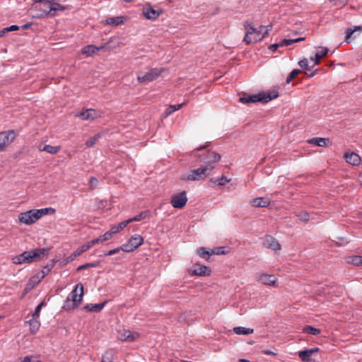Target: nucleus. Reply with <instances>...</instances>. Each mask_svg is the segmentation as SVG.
I'll return each mask as SVG.
<instances>
[{
    "label": "nucleus",
    "instance_id": "nucleus-1",
    "mask_svg": "<svg viewBox=\"0 0 362 362\" xmlns=\"http://www.w3.org/2000/svg\"><path fill=\"white\" fill-rule=\"evenodd\" d=\"M59 1L60 0L34 1L33 9L36 11V13H35L33 16L37 18H40L47 15L54 16L56 11L64 9V7L58 3Z\"/></svg>",
    "mask_w": 362,
    "mask_h": 362
},
{
    "label": "nucleus",
    "instance_id": "nucleus-2",
    "mask_svg": "<svg viewBox=\"0 0 362 362\" xmlns=\"http://www.w3.org/2000/svg\"><path fill=\"white\" fill-rule=\"evenodd\" d=\"M245 28L246 32L243 41L247 45H250L251 43L261 41L268 35L269 31L272 28V25L270 24L267 26L261 25L256 28L252 25L246 23L245 25Z\"/></svg>",
    "mask_w": 362,
    "mask_h": 362
},
{
    "label": "nucleus",
    "instance_id": "nucleus-3",
    "mask_svg": "<svg viewBox=\"0 0 362 362\" xmlns=\"http://www.w3.org/2000/svg\"><path fill=\"white\" fill-rule=\"evenodd\" d=\"M49 248H36L32 250L25 251L12 258L15 264H29L40 260L49 252Z\"/></svg>",
    "mask_w": 362,
    "mask_h": 362
},
{
    "label": "nucleus",
    "instance_id": "nucleus-4",
    "mask_svg": "<svg viewBox=\"0 0 362 362\" xmlns=\"http://www.w3.org/2000/svg\"><path fill=\"white\" fill-rule=\"evenodd\" d=\"M55 211V209L52 207L40 209H31L28 211L21 213L18 216V220L21 223L29 226L36 222L43 216L53 214Z\"/></svg>",
    "mask_w": 362,
    "mask_h": 362
},
{
    "label": "nucleus",
    "instance_id": "nucleus-5",
    "mask_svg": "<svg viewBox=\"0 0 362 362\" xmlns=\"http://www.w3.org/2000/svg\"><path fill=\"white\" fill-rule=\"evenodd\" d=\"M83 296V286L79 283L71 292L66 300L63 308L66 310H74L81 303Z\"/></svg>",
    "mask_w": 362,
    "mask_h": 362
},
{
    "label": "nucleus",
    "instance_id": "nucleus-6",
    "mask_svg": "<svg viewBox=\"0 0 362 362\" xmlns=\"http://www.w3.org/2000/svg\"><path fill=\"white\" fill-rule=\"evenodd\" d=\"M279 96V92L276 90L265 93H259L256 95H244L240 98V102L242 103L262 102L267 103L270 100L276 98Z\"/></svg>",
    "mask_w": 362,
    "mask_h": 362
},
{
    "label": "nucleus",
    "instance_id": "nucleus-7",
    "mask_svg": "<svg viewBox=\"0 0 362 362\" xmlns=\"http://www.w3.org/2000/svg\"><path fill=\"white\" fill-rule=\"evenodd\" d=\"M214 168L215 166L209 162L203 167L191 170L187 175L182 177V179L190 181L202 180L207 177Z\"/></svg>",
    "mask_w": 362,
    "mask_h": 362
},
{
    "label": "nucleus",
    "instance_id": "nucleus-8",
    "mask_svg": "<svg viewBox=\"0 0 362 362\" xmlns=\"http://www.w3.org/2000/svg\"><path fill=\"white\" fill-rule=\"evenodd\" d=\"M144 238L140 235H134L132 236L128 242L125 244H123L121 246V249L122 251L126 252H129L134 251L139 246L143 244Z\"/></svg>",
    "mask_w": 362,
    "mask_h": 362
},
{
    "label": "nucleus",
    "instance_id": "nucleus-9",
    "mask_svg": "<svg viewBox=\"0 0 362 362\" xmlns=\"http://www.w3.org/2000/svg\"><path fill=\"white\" fill-rule=\"evenodd\" d=\"M164 71L163 68H153L150 69L143 76L139 75L137 76V81L139 83L151 82L156 80Z\"/></svg>",
    "mask_w": 362,
    "mask_h": 362
},
{
    "label": "nucleus",
    "instance_id": "nucleus-10",
    "mask_svg": "<svg viewBox=\"0 0 362 362\" xmlns=\"http://www.w3.org/2000/svg\"><path fill=\"white\" fill-rule=\"evenodd\" d=\"M16 139V134L13 130L2 132L0 133V152L5 151Z\"/></svg>",
    "mask_w": 362,
    "mask_h": 362
},
{
    "label": "nucleus",
    "instance_id": "nucleus-11",
    "mask_svg": "<svg viewBox=\"0 0 362 362\" xmlns=\"http://www.w3.org/2000/svg\"><path fill=\"white\" fill-rule=\"evenodd\" d=\"M187 202V197L185 191L175 194L172 196L170 204L174 208L182 209L183 208Z\"/></svg>",
    "mask_w": 362,
    "mask_h": 362
},
{
    "label": "nucleus",
    "instance_id": "nucleus-12",
    "mask_svg": "<svg viewBox=\"0 0 362 362\" xmlns=\"http://www.w3.org/2000/svg\"><path fill=\"white\" fill-rule=\"evenodd\" d=\"M75 116L83 120L93 121L95 119L100 117V113L94 109H86L81 112H77Z\"/></svg>",
    "mask_w": 362,
    "mask_h": 362
},
{
    "label": "nucleus",
    "instance_id": "nucleus-13",
    "mask_svg": "<svg viewBox=\"0 0 362 362\" xmlns=\"http://www.w3.org/2000/svg\"><path fill=\"white\" fill-rule=\"evenodd\" d=\"M257 281L269 286L277 287V279L274 275L260 273L257 276Z\"/></svg>",
    "mask_w": 362,
    "mask_h": 362
},
{
    "label": "nucleus",
    "instance_id": "nucleus-14",
    "mask_svg": "<svg viewBox=\"0 0 362 362\" xmlns=\"http://www.w3.org/2000/svg\"><path fill=\"white\" fill-rule=\"evenodd\" d=\"M118 339L124 341H134L139 337V334L127 329H123L118 333Z\"/></svg>",
    "mask_w": 362,
    "mask_h": 362
},
{
    "label": "nucleus",
    "instance_id": "nucleus-15",
    "mask_svg": "<svg viewBox=\"0 0 362 362\" xmlns=\"http://www.w3.org/2000/svg\"><path fill=\"white\" fill-rule=\"evenodd\" d=\"M192 275L197 276H210L211 274V269L205 265H197L191 271Z\"/></svg>",
    "mask_w": 362,
    "mask_h": 362
},
{
    "label": "nucleus",
    "instance_id": "nucleus-16",
    "mask_svg": "<svg viewBox=\"0 0 362 362\" xmlns=\"http://www.w3.org/2000/svg\"><path fill=\"white\" fill-rule=\"evenodd\" d=\"M328 48L325 47H319L317 52L315 53L314 57H310V61L314 62V65H317L320 63V60L323 57L326 56L328 53Z\"/></svg>",
    "mask_w": 362,
    "mask_h": 362
},
{
    "label": "nucleus",
    "instance_id": "nucleus-17",
    "mask_svg": "<svg viewBox=\"0 0 362 362\" xmlns=\"http://www.w3.org/2000/svg\"><path fill=\"white\" fill-rule=\"evenodd\" d=\"M346 161L353 165H358L361 163V157L356 153H346L344 154Z\"/></svg>",
    "mask_w": 362,
    "mask_h": 362
},
{
    "label": "nucleus",
    "instance_id": "nucleus-18",
    "mask_svg": "<svg viewBox=\"0 0 362 362\" xmlns=\"http://www.w3.org/2000/svg\"><path fill=\"white\" fill-rule=\"evenodd\" d=\"M270 203V199L267 197H257L250 201V204L255 207H267Z\"/></svg>",
    "mask_w": 362,
    "mask_h": 362
},
{
    "label": "nucleus",
    "instance_id": "nucleus-19",
    "mask_svg": "<svg viewBox=\"0 0 362 362\" xmlns=\"http://www.w3.org/2000/svg\"><path fill=\"white\" fill-rule=\"evenodd\" d=\"M104 48V46L96 47L94 45H87L82 48L81 53L87 57L94 55L98 51Z\"/></svg>",
    "mask_w": 362,
    "mask_h": 362
},
{
    "label": "nucleus",
    "instance_id": "nucleus-20",
    "mask_svg": "<svg viewBox=\"0 0 362 362\" xmlns=\"http://www.w3.org/2000/svg\"><path fill=\"white\" fill-rule=\"evenodd\" d=\"M161 11L155 10L151 7L148 8H144L143 10V14L144 16L150 20H156L160 16Z\"/></svg>",
    "mask_w": 362,
    "mask_h": 362
},
{
    "label": "nucleus",
    "instance_id": "nucleus-21",
    "mask_svg": "<svg viewBox=\"0 0 362 362\" xmlns=\"http://www.w3.org/2000/svg\"><path fill=\"white\" fill-rule=\"evenodd\" d=\"M264 244L267 247L271 248L274 251L281 250V245L275 238L272 237H268L266 239Z\"/></svg>",
    "mask_w": 362,
    "mask_h": 362
},
{
    "label": "nucleus",
    "instance_id": "nucleus-22",
    "mask_svg": "<svg viewBox=\"0 0 362 362\" xmlns=\"http://www.w3.org/2000/svg\"><path fill=\"white\" fill-rule=\"evenodd\" d=\"M309 142L312 144H314L315 146H320V147L328 146L329 145L331 144L329 139L320 138V137L313 138V139H310L309 141Z\"/></svg>",
    "mask_w": 362,
    "mask_h": 362
},
{
    "label": "nucleus",
    "instance_id": "nucleus-23",
    "mask_svg": "<svg viewBox=\"0 0 362 362\" xmlns=\"http://www.w3.org/2000/svg\"><path fill=\"white\" fill-rule=\"evenodd\" d=\"M106 304V301L102 303L98 304H87L84 306V309L90 312H99L100 311Z\"/></svg>",
    "mask_w": 362,
    "mask_h": 362
},
{
    "label": "nucleus",
    "instance_id": "nucleus-24",
    "mask_svg": "<svg viewBox=\"0 0 362 362\" xmlns=\"http://www.w3.org/2000/svg\"><path fill=\"white\" fill-rule=\"evenodd\" d=\"M220 159L221 156L218 153L214 151H209L207 153V161L206 164H208L209 162L214 165V164L218 163Z\"/></svg>",
    "mask_w": 362,
    "mask_h": 362
},
{
    "label": "nucleus",
    "instance_id": "nucleus-25",
    "mask_svg": "<svg viewBox=\"0 0 362 362\" xmlns=\"http://www.w3.org/2000/svg\"><path fill=\"white\" fill-rule=\"evenodd\" d=\"M124 17L123 16L111 17L105 20V23L107 25H119L124 23Z\"/></svg>",
    "mask_w": 362,
    "mask_h": 362
},
{
    "label": "nucleus",
    "instance_id": "nucleus-26",
    "mask_svg": "<svg viewBox=\"0 0 362 362\" xmlns=\"http://www.w3.org/2000/svg\"><path fill=\"white\" fill-rule=\"evenodd\" d=\"M30 325V331L32 334H35L40 329V322L35 318H32L27 322Z\"/></svg>",
    "mask_w": 362,
    "mask_h": 362
},
{
    "label": "nucleus",
    "instance_id": "nucleus-27",
    "mask_svg": "<svg viewBox=\"0 0 362 362\" xmlns=\"http://www.w3.org/2000/svg\"><path fill=\"white\" fill-rule=\"evenodd\" d=\"M233 332L238 335H247L252 334L254 332V329L243 327H236L233 328Z\"/></svg>",
    "mask_w": 362,
    "mask_h": 362
},
{
    "label": "nucleus",
    "instance_id": "nucleus-28",
    "mask_svg": "<svg viewBox=\"0 0 362 362\" xmlns=\"http://www.w3.org/2000/svg\"><path fill=\"white\" fill-rule=\"evenodd\" d=\"M88 250V245H86L85 244L78 247L76 251H74L69 257L70 260L74 259L77 256H79L83 252L87 251Z\"/></svg>",
    "mask_w": 362,
    "mask_h": 362
},
{
    "label": "nucleus",
    "instance_id": "nucleus-29",
    "mask_svg": "<svg viewBox=\"0 0 362 362\" xmlns=\"http://www.w3.org/2000/svg\"><path fill=\"white\" fill-rule=\"evenodd\" d=\"M185 105V103H181V104L174 105H169L165 111V116L168 117V115H170L175 111H177V110H180V108H182Z\"/></svg>",
    "mask_w": 362,
    "mask_h": 362
},
{
    "label": "nucleus",
    "instance_id": "nucleus-30",
    "mask_svg": "<svg viewBox=\"0 0 362 362\" xmlns=\"http://www.w3.org/2000/svg\"><path fill=\"white\" fill-rule=\"evenodd\" d=\"M60 149V146H53L51 145H45L42 148H39L40 151H46L51 154H56Z\"/></svg>",
    "mask_w": 362,
    "mask_h": 362
},
{
    "label": "nucleus",
    "instance_id": "nucleus-31",
    "mask_svg": "<svg viewBox=\"0 0 362 362\" xmlns=\"http://www.w3.org/2000/svg\"><path fill=\"white\" fill-rule=\"evenodd\" d=\"M149 214V211H141L139 214L134 216L133 218H129V220L130 221V223L133 221H139L148 217Z\"/></svg>",
    "mask_w": 362,
    "mask_h": 362
},
{
    "label": "nucleus",
    "instance_id": "nucleus-32",
    "mask_svg": "<svg viewBox=\"0 0 362 362\" xmlns=\"http://www.w3.org/2000/svg\"><path fill=\"white\" fill-rule=\"evenodd\" d=\"M303 332L305 333L312 334V335H318L321 333V330L320 329H317V328H315V327H313L309 326V325L305 326L303 329Z\"/></svg>",
    "mask_w": 362,
    "mask_h": 362
},
{
    "label": "nucleus",
    "instance_id": "nucleus-33",
    "mask_svg": "<svg viewBox=\"0 0 362 362\" xmlns=\"http://www.w3.org/2000/svg\"><path fill=\"white\" fill-rule=\"evenodd\" d=\"M361 30H362V28L361 26H356L354 28V29H348L346 30V42L347 43H350L351 42L350 40H351L352 35H354V33L356 31H361Z\"/></svg>",
    "mask_w": 362,
    "mask_h": 362
},
{
    "label": "nucleus",
    "instance_id": "nucleus-34",
    "mask_svg": "<svg viewBox=\"0 0 362 362\" xmlns=\"http://www.w3.org/2000/svg\"><path fill=\"white\" fill-rule=\"evenodd\" d=\"M311 354L307 350L300 351L298 352V356L304 362H309L311 361Z\"/></svg>",
    "mask_w": 362,
    "mask_h": 362
},
{
    "label": "nucleus",
    "instance_id": "nucleus-35",
    "mask_svg": "<svg viewBox=\"0 0 362 362\" xmlns=\"http://www.w3.org/2000/svg\"><path fill=\"white\" fill-rule=\"evenodd\" d=\"M101 138L100 134H97L94 136L90 138L86 142V146L87 147H92L95 144V143Z\"/></svg>",
    "mask_w": 362,
    "mask_h": 362
},
{
    "label": "nucleus",
    "instance_id": "nucleus-36",
    "mask_svg": "<svg viewBox=\"0 0 362 362\" xmlns=\"http://www.w3.org/2000/svg\"><path fill=\"white\" fill-rule=\"evenodd\" d=\"M213 253L214 252H211L209 250H207L206 248L205 247H201L198 250V254L199 255V256L205 259H209L210 255Z\"/></svg>",
    "mask_w": 362,
    "mask_h": 362
},
{
    "label": "nucleus",
    "instance_id": "nucleus-37",
    "mask_svg": "<svg viewBox=\"0 0 362 362\" xmlns=\"http://www.w3.org/2000/svg\"><path fill=\"white\" fill-rule=\"evenodd\" d=\"M299 222H307L309 220V214L306 211H301L297 214Z\"/></svg>",
    "mask_w": 362,
    "mask_h": 362
},
{
    "label": "nucleus",
    "instance_id": "nucleus-38",
    "mask_svg": "<svg viewBox=\"0 0 362 362\" xmlns=\"http://www.w3.org/2000/svg\"><path fill=\"white\" fill-rule=\"evenodd\" d=\"M349 262L354 265L362 266V256L356 255L351 257Z\"/></svg>",
    "mask_w": 362,
    "mask_h": 362
},
{
    "label": "nucleus",
    "instance_id": "nucleus-39",
    "mask_svg": "<svg viewBox=\"0 0 362 362\" xmlns=\"http://www.w3.org/2000/svg\"><path fill=\"white\" fill-rule=\"evenodd\" d=\"M45 305V302H41L35 308L34 313H33L32 316L33 318L37 319L40 316V313L42 309V308Z\"/></svg>",
    "mask_w": 362,
    "mask_h": 362
},
{
    "label": "nucleus",
    "instance_id": "nucleus-40",
    "mask_svg": "<svg viewBox=\"0 0 362 362\" xmlns=\"http://www.w3.org/2000/svg\"><path fill=\"white\" fill-rule=\"evenodd\" d=\"M300 73V69H293L286 78V83H289L298 74Z\"/></svg>",
    "mask_w": 362,
    "mask_h": 362
},
{
    "label": "nucleus",
    "instance_id": "nucleus-41",
    "mask_svg": "<svg viewBox=\"0 0 362 362\" xmlns=\"http://www.w3.org/2000/svg\"><path fill=\"white\" fill-rule=\"evenodd\" d=\"M89 185H90V189H95L97 187V186L98 185V179L95 177H91L89 180Z\"/></svg>",
    "mask_w": 362,
    "mask_h": 362
},
{
    "label": "nucleus",
    "instance_id": "nucleus-42",
    "mask_svg": "<svg viewBox=\"0 0 362 362\" xmlns=\"http://www.w3.org/2000/svg\"><path fill=\"white\" fill-rule=\"evenodd\" d=\"M230 181V179H228V177L225 176H222L221 178L216 180V182L218 183V185H224L226 183H228Z\"/></svg>",
    "mask_w": 362,
    "mask_h": 362
},
{
    "label": "nucleus",
    "instance_id": "nucleus-43",
    "mask_svg": "<svg viewBox=\"0 0 362 362\" xmlns=\"http://www.w3.org/2000/svg\"><path fill=\"white\" fill-rule=\"evenodd\" d=\"M297 42V40L284 39L280 42V45H281V46H288V45H290L293 44V42Z\"/></svg>",
    "mask_w": 362,
    "mask_h": 362
},
{
    "label": "nucleus",
    "instance_id": "nucleus-44",
    "mask_svg": "<svg viewBox=\"0 0 362 362\" xmlns=\"http://www.w3.org/2000/svg\"><path fill=\"white\" fill-rule=\"evenodd\" d=\"M95 266H96V264H95V263H87V264H85L79 266L77 268V270L80 271V270H82V269H87L88 267H94Z\"/></svg>",
    "mask_w": 362,
    "mask_h": 362
},
{
    "label": "nucleus",
    "instance_id": "nucleus-45",
    "mask_svg": "<svg viewBox=\"0 0 362 362\" xmlns=\"http://www.w3.org/2000/svg\"><path fill=\"white\" fill-rule=\"evenodd\" d=\"M298 64L300 65V66L301 68H303L305 69H309V67H308V59H303L302 60H300L299 62H298Z\"/></svg>",
    "mask_w": 362,
    "mask_h": 362
},
{
    "label": "nucleus",
    "instance_id": "nucleus-46",
    "mask_svg": "<svg viewBox=\"0 0 362 362\" xmlns=\"http://www.w3.org/2000/svg\"><path fill=\"white\" fill-rule=\"evenodd\" d=\"M129 223H130V221L129 219H127L124 221L119 223L117 226L119 230L120 231V230H123Z\"/></svg>",
    "mask_w": 362,
    "mask_h": 362
},
{
    "label": "nucleus",
    "instance_id": "nucleus-47",
    "mask_svg": "<svg viewBox=\"0 0 362 362\" xmlns=\"http://www.w3.org/2000/svg\"><path fill=\"white\" fill-rule=\"evenodd\" d=\"M330 2H332L334 6H341L346 4L348 0H329Z\"/></svg>",
    "mask_w": 362,
    "mask_h": 362
},
{
    "label": "nucleus",
    "instance_id": "nucleus-48",
    "mask_svg": "<svg viewBox=\"0 0 362 362\" xmlns=\"http://www.w3.org/2000/svg\"><path fill=\"white\" fill-rule=\"evenodd\" d=\"M120 250H122L121 249V247H117V248H115V249H113V250H109L106 254L105 255L107 256H110V255H113L117 252H119Z\"/></svg>",
    "mask_w": 362,
    "mask_h": 362
},
{
    "label": "nucleus",
    "instance_id": "nucleus-49",
    "mask_svg": "<svg viewBox=\"0 0 362 362\" xmlns=\"http://www.w3.org/2000/svg\"><path fill=\"white\" fill-rule=\"evenodd\" d=\"M19 29V27L15 25H11L9 27L5 28V30L6 31V33L10 31H15L18 30Z\"/></svg>",
    "mask_w": 362,
    "mask_h": 362
},
{
    "label": "nucleus",
    "instance_id": "nucleus-50",
    "mask_svg": "<svg viewBox=\"0 0 362 362\" xmlns=\"http://www.w3.org/2000/svg\"><path fill=\"white\" fill-rule=\"evenodd\" d=\"M102 236H103V240H104L105 241H106V240H110V239L112 238V234L110 233V232L108 230V231H107L105 233H104L103 235H102Z\"/></svg>",
    "mask_w": 362,
    "mask_h": 362
},
{
    "label": "nucleus",
    "instance_id": "nucleus-51",
    "mask_svg": "<svg viewBox=\"0 0 362 362\" xmlns=\"http://www.w3.org/2000/svg\"><path fill=\"white\" fill-rule=\"evenodd\" d=\"M98 243L97 239L95 238V239L86 243L85 245H88V250H89L91 247H93L94 245L98 244Z\"/></svg>",
    "mask_w": 362,
    "mask_h": 362
},
{
    "label": "nucleus",
    "instance_id": "nucleus-52",
    "mask_svg": "<svg viewBox=\"0 0 362 362\" xmlns=\"http://www.w3.org/2000/svg\"><path fill=\"white\" fill-rule=\"evenodd\" d=\"M279 47H281V45H280V42L279 43L273 44V45H270L269 48L272 52H275Z\"/></svg>",
    "mask_w": 362,
    "mask_h": 362
},
{
    "label": "nucleus",
    "instance_id": "nucleus-53",
    "mask_svg": "<svg viewBox=\"0 0 362 362\" xmlns=\"http://www.w3.org/2000/svg\"><path fill=\"white\" fill-rule=\"evenodd\" d=\"M109 231L110 232V233L113 235L114 234L118 233L119 230L117 228V226H113L110 230Z\"/></svg>",
    "mask_w": 362,
    "mask_h": 362
},
{
    "label": "nucleus",
    "instance_id": "nucleus-54",
    "mask_svg": "<svg viewBox=\"0 0 362 362\" xmlns=\"http://www.w3.org/2000/svg\"><path fill=\"white\" fill-rule=\"evenodd\" d=\"M308 351V352L313 355L315 353H317L319 351V348L316 347V348H313V349H306Z\"/></svg>",
    "mask_w": 362,
    "mask_h": 362
},
{
    "label": "nucleus",
    "instance_id": "nucleus-55",
    "mask_svg": "<svg viewBox=\"0 0 362 362\" xmlns=\"http://www.w3.org/2000/svg\"><path fill=\"white\" fill-rule=\"evenodd\" d=\"M217 254V255H223V254H225V251H224V247H218L217 248V251L216 252H214L213 254Z\"/></svg>",
    "mask_w": 362,
    "mask_h": 362
},
{
    "label": "nucleus",
    "instance_id": "nucleus-56",
    "mask_svg": "<svg viewBox=\"0 0 362 362\" xmlns=\"http://www.w3.org/2000/svg\"><path fill=\"white\" fill-rule=\"evenodd\" d=\"M33 358H32V356H25L24 357L21 361V362H33Z\"/></svg>",
    "mask_w": 362,
    "mask_h": 362
},
{
    "label": "nucleus",
    "instance_id": "nucleus-57",
    "mask_svg": "<svg viewBox=\"0 0 362 362\" xmlns=\"http://www.w3.org/2000/svg\"><path fill=\"white\" fill-rule=\"evenodd\" d=\"M262 353L264 354H266V355H276V353L273 352L272 351H270V350H265V351H263Z\"/></svg>",
    "mask_w": 362,
    "mask_h": 362
},
{
    "label": "nucleus",
    "instance_id": "nucleus-58",
    "mask_svg": "<svg viewBox=\"0 0 362 362\" xmlns=\"http://www.w3.org/2000/svg\"><path fill=\"white\" fill-rule=\"evenodd\" d=\"M6 33L5 28L0 30V37H4Z\"/></svg>",
    "mask_w": 362,
    "mask_h": 362
},
{
    "label": "nucleus",
    "instance_id": "nucleus-59",
    "mask_svg": "<svg viewBox=\"0 0 362 362\" xmlns=\"http://www.w3.org/2000/svg\"><path fill=\"white\" fill-rule=\"evenodd\" d=\"M207 146H208V145H207V144H206V145H203V146H200V147L197 148L196 149V151H201V150H203V149L206 148Z\"/></svg>",
    "mask_w": 362,
    "mask_h": 362
},
{
    "label": "nucleus",
    "instance_id": "nucleus-60",
    "mask_svg": "<svg viewBox=\"0 0 362 362\" xmlns=\"http://www.w3.org/2000/svg\"><path fill=\"white\" fill-rule=\"evenodd\" d=\"M97 240H98V243H102V242H104L105 240H103V238L102 235L99 236L98 238H96Z\"/></svg>",
    "mask_w": 362,
    "mask_h": 362
},
{
    "label": "nucleus",
    "instance_id": "nucleus-61",
    "mask_svg": "<svg viewBox=\"0 0 362 362\" xmlns=\"http://www.w3.org/2000/svg\"><path fill=\"white\" fill-rule=\"evenodd\" d=\"M30 25V24H29V23L24 24L23 25H22V28L26 29V28H29Z\"/></svg>",
    "mask_w": 362,
    "mask_h": 362
},
{
    "label": "nucleus",
    "instance_id": "nucleus-62",
    "mask_svg": "<svg viewBox=\"0 0 362 362\" xmlns=\"http://www.w3.org/2000/svg\"><path fill=\"white\" fill-rule=\"evenodd\" d=\"M240 362H250L249 360L247 359H245V358H240L239 360Z\"/></svg>",
    "mask_w": 362,
    "mask_h": 362
},
{
    "label": "nucleus",
    "instance_id": "nucleus-63",
    "mask_svg": "<svg viewBox=\"0 0 362 362\" xmlns=\"http://www.w3.org/2000/svg\"><path fill=\"white\" fill-rule=\"evenodd\" d=\"M101 362H107V361L105 360V356H103V360H102V361H101Z\"/></svg>",
    "mask_w": 362,
    "mask_h": 362
},
{
    "label": "nucleus",
    "instance_id": "nucleus-64",
    "mask_svg": "<svg viewBox=\"0 0 362 362\" xmlns=\"http://www.w3.org/2000/svg\"><path fill=\"white\" fill-rule=\"evenodd\" d=\"M296 40H297V42H298V41L303 40V38L299 37V38H296Z\"/></svg>",
    "mask_w": 362,
    "mask_h": 362
}]
</instances>
